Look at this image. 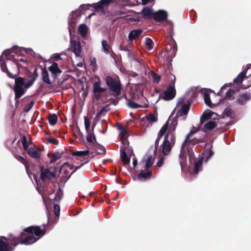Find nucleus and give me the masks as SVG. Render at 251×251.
I'll return each instance as SVG.
<instances>
[{
  "label": "nucleus",
  "instance_id": "f257e3e1",
  "mask_svg": "<svg viewBox=\"0 0 251 251\" xmlns=\"http://www.w3.org/2000/svg\"><path fill=\"white\" fill-rule=\"evenodd\" d=\"M24 231L27 233L34 232L35 235L33 234L29 235L25 239L23 240L22 236L25 234V233L23 232L21 236L18 237L10 236L7 239V243L0 239V251H12L13 248L11 249L9 247L8 244L9 243L14 247L20 243L25 245L33 244L39 240L45 234V231L41 229L40 226H31L25 229Z\"/></svg>",
  "mask_w": 251,
  "mask_h": 251
},
{
  "label": "nucleus",
  "instance_id": "f03ea898",
  "mask_svg": "<svg viewBox=\"0 0 251 251\" xmlns=\"http://www.w3.org/2000/svg\"><path fill=\"white\" fill-rule=\"evenodd\" d=\"M177 125V121L176 117H174L172 119L169 118L159 132V137L156 139L155 144L158 143L161 137L165 136L164 141L160 149L164 155H168L175 144L176 138L174 131Z\"/></svg>",
  "mask_w": 251,
  "mask_h": 251
},
{
  "label": "nucleus",
  "instance_id": "7ed1b4c3",
  "mask_svg": "<svg viewBox=\"0 0 251 251\" xmlns=\"http://www.w3.org/2000/svg\"><path fill=\"white\" fill-rule=\"evenodd\" d=\"M36 78V77L32 75L29 76V79L26 82L22 77H18L15 79L14 90L17 102H18L19 99L25 94L27 89L32 85Z\"/></svg>",
  "mask_w": 251,
  "mask_h": 251
},
{
  "label": "nucleus",
  "instance_id": "20e7f679",
  "mask_svg": "<svg viewBox=\"0 0 251 251\" xmlns=\"http://www.w3.org/2000/svg\"><path fill=\"white\" fill-rule=\"evenodd\" d=\"M119 130L121 141L123 144V146L120 148L121 157L124 164H127L129 163L130 159L126 153V150L128 147V141H127L128 133L124 127H121Z\"/></svg>",
  "mask_w": 251,
  "mask_h": 251
},
{
  "label": "nucleus",
  "instance_id": "39448f33",
  "mask_svg": "<svg viewBox=\"0 0 251 251\" xmlns=\"http://www.w3.org/2000/svg\"><path fill=\"white\" fill-rule=\"evenodd\" d=\"M199 127L195 130H191L190 133L186 136V138L183 142L181 149L185 151V149H187V146L188 143H190L191 144L194 145L199 142H201L203 139L205 138V133H202V135L201 137H199Z\"/></svg>",
  "mask_w": 251,
  "mask_h": 251
},
{
  "label": "nucleus",
  "instance_id": "423d86ee",
  "mask_svg": "<svg viewBox=\"0 0 251 251\" xmlns=\"http://www.w3.org/2000/svg\"><path fill=\"white\" fill-rule=\"evenodd\" d=\"M250 67H247V70L241 72L238 76L234 79V83L237 87V91L239 88L246 89L251 85V76H245L247 71Z\"/></svg>",
  "mask_w": 251,
  "mask_h": 251
},
{
  "label": "nucleus",
  "instance_id": "0eeeda50",
  "mask_svg": "<svg viewBox=\"0 0 251 251\" xmlns=\"http://www.w3.org/2000/svg\"><path fill=\"white\" fill-rule=\"evenodd\" d=\"M212 145L211 143H205L204 145L203 148L205 149L204 151L202 153L201 159L195 162V173L197 174L201 170L202 166V161L205 162L207 160L213 155V152L211 150Z\"/></svg>",
  "mask_w": 251,
  "mask_h": 251
},
{
  "label": "nucleus",
  "instance_id": "6e6552de",
  "mask_svg": "<svg viewBox=\"0 0 251 251\" xmlns=\"http://www.w3.org/2000/svg\"><path fill=\"white\" fill-rule=\"evenodd\" d=\"M71 46L70 50L74 53L76 58L78 59L79 62L76 63V65L78 67H82L84 62V59L81 56V45L79 41H76L71 39Z\"/></svg>",
  "mask_w": 251,
  "mask_h": 251
},
{
  "label": "nucleus",
  "instance_id": "1a4fd4ad",
  "mask_svg": "<svg viewBox=\"0 0 251 251\" xmlns=\"http://www.w3.org/2000/svg\"><path fill=\"white\" fill-rule=\"evenodd\" d=\"M214 113L211 111H206L203 113L201 118V124L203 125V127L206 130H211L215 127L217 126L216 121L213 120L206 121L211 119Z\"/></svg>",
  "mask_w": 251,
  "mask_h": 251
},
{
  "label": "nucleus",
  "instance_id": "9d476101",
  "mask_svg": "<svg viewBox=\"0 0 251 251\" xmlns=\"http://www.w3.org/2000/svg\"><path fill=\"white\" fill-rule=\"evenodd\" d=\"M105 81L111 91L114 92L116 95L120 94L121 85L119 81L113 78L111 76H107L106 78Z\"/></svg>",
  "mask_w": 251,
  "mask_h": 251
},
{
  "label": "nucleus",
  "instance_id": "9b49d317",
  "mask_svg": "<svg viewBox=\"0 0 251 251\" xmlns=\"http://www.w3.org/2000/svg\"><path fill=\"white\" fill-rule=\"evenodd\" d=\"M176 89L173 85H170L162 95V98L166 100L173 99L176 96Z\"/></svg>",
  "mask_w": 251,
  "mask_h": 251
},
{
  "label": "nucleus",
  "instance_id": "f8f14e48",
  "mask_svg": "<svg viewBox=\"0 0 251 251\" xmlns=\"http://www.w3.org/2000/svg\"><path fill=\"white\" fill-rule=\"evenodd\" d=\"M40 171L42 181H45L47 179H51L55 176L54 174L48 168H41Z\"/></svg>",
  "mask_w": 251,
  "mask_h": 251
},
{
  "label": "nucleus",
  "instance_id": "ddd939ff",
  "mask_svg": "<svg viewBox=\"0 0 251 251\" xmlns=\"http://www.w3.org/2000/svg\"><path fill=\"white\" fill-rule=\"evenodd\" d=\"M167 16V12L162 10H158L153 14L154 19L156 22H160L165 20Z\"/></svg>",
  "mask_w": 251,
  "mask_h": 251
},
{
  "label": "nucleus",
  "instance_id": "4468645a",
  "mask_svg": "<svg viewBox=\"0 0 251 251\" xmlns=\"http://www.w3.org/2000/svg\"><path fill=\"white\" fill-rule=\"evenodd\" d=\"M49 70L51 72L54 78H56L58 75L62 73V71L58 68L57 63L54 62L49 67Z\"/></svg>",
  "mask_w": 251,
  "mask_h": 251
},
{
  "label": "nucleus",
  "instance_id": "2eb2a0df",
  "mask_svg": "<svg viewBox=\"0 0 251 251\" xmlns=\"http://www.w3.org/2000/svg\"><path fill=\"white\" fill-rule=\"evenodd\" d=\"M95 78L97 80L95 81L93 85V92L95 94L97 93H101L105 91V89L100 86V79L99 77L96 76Z\"/></svg>",
  "mask_w": 251,
  "mask_h": 251
},
{
  "label": "nucleus",
  "instance_id": "dca6fc26",
  "mask_svg": "<svg viewBox=\"0 0 251 251\" xmlns=\"http://www.w3.org/2000/svg\"><path fill=\"white\" fill-rule=\"evenodd\" d=\"M27 153L32 158L38 159L40 157V150L36 147H30L27 150Z\"/></svg>",
  "mask_w": 251,
  "mask_h": 251
},
{
  "label": "nucleus",
  "instance_id": "f3484780",
  "mask_svg": "<svg viewBox=\"0 0 251 251\" xmlns=\"http://www.w3.org/2000/svg\"><path fill=\"white\" fill-rule=\"evenodd\" d=\"M190 109L189 103L184 104L182 107L178 110L176 115L177 116H186Z\"/></svg>",
  "mask_w": 251,
  "mask_h": 251
},
{
  "label": "nucleus",
  "instance_id": "a211bd4d",
  "mask_svg": "<svg viewBox=\"0 0 251 251\" xmlns=\"http://www.w3.org/2000/svg\"><path fill=\"white\" fill-rule=\"evenodd\" d=\"M204 100L205 104L210 107H216L220 102V101L213 102L210 100L209 94L207 93L204 94Z\"/></svg>",
  "mask_w": 251,
  "mask_h": 251
},
{
  "label": "nucleus",
  "instance_id": "6ab92c4d",
  "mask_svg": "<svg viewBox=\"0 0 251 251\" xmlns=\"http://www.w3.org/2000/svg\"><path fill=\"white\" fill-rule=\"evenodd\" d=\"M250 93H245L241 95L237 100V103L240 104H244L251 99Z\"/></svg>",
  "mask_w": 251,
  "mask_h": 251
},
{
  "label": "nucleus",
  "instance_id": "aec40b11",
  "mask_svg": "<svg viewBox=\"0 0 251 251\" xmlns=\"http://www.w3.org/2000/svg\"><path fill=\"white\" fill-rule=\"evenodd\" d=\"M142 33V30L140 29L133 30L131 31L128 34V40L132 41L136 39L141 35Z\"/></svg>",
  "mask_w": 251,
  "mask_h": 251
},
{
  "label": "nucleus",
  "instance_id": "412c9836",
  "mask_svg": "<svg viewBox=\"0 0 251 251\" xmlns=\"http://www.w3.org/2000/svg\"><path fill=\"white\" fill-rule=\"evenodd\" d=\"M42 79L43 82L47 83L49 85L51 84V82L49 78V73L45 68H42Z\"/></svg>",
  "mask_w": 251,
  "mask_h": 251
},
{
  "label": "nucleus",
  "instance_id": "4be33fe9",
  "mask_svg": "<svg viewBox=\"0 0 251 251\" xmlns=\"http://www.w3.org/2000/svg\"><path fill=\"white\" fill-rule=\"evenodd\" d=\"M87 27L85 24L80 25L78 28V33L81 35V36L83 37H85L87 34Z\"/></svg>",
  "mask_w": 251,
  "mask_h": 251
},
{
  "label": "nucleus",
  "instance_id": "5701e85b",
  "mask_svg": "<svg viewBox=\"0 0 251 251\" xmlns=\"http://www.w3.org/2000/svg\"><path fill=\"white\" fill-rule=\"evenodd\" d=\"M94 128V126L93 125L92 126V131H89V132H87L86 140L88 142L94 143L96 141L95 135L93 133Z\"/></svg>",
  "mask_w": 251,
  "mask_h": 251
},
{
  "label": "nucleus",
  "instance_id": "b1692460",
  "mask_svg": "<svg viewBox=\"0 0 251 251\" xmlns=\"http://www.w3.org/2000/svg\"><path fill=\"white\" fill-rule=\"evenodd\" d=\"M0 67L1 70L3 72H6L8 76L9 77L12 78H14V75L8 71L5 63L2 60H1L0 59Z\"/></svg>",
  "mask_w": 251,
  "mask_h": 251
},
{
  "label": "nucleus",
  "instance_id": "393cba45",
  "mask_svg": "<svg viewBox=\"0 0 251 251\" xmlns=\"http://www.w3.org/2000/svg\"><path fill=\"white\" fill-rule=\"evenodd\" d=\"M151 175V172L149 170H147V171H141L139 173L138 177L140 179L142 178H149Z\"/></svg>",
  "mask_w": 251,
  "mask_h": 251
},
{
  "label": "nucleus",
  "instance_id": "a878e982",
  "mask_svg": "<svg viewBox=\"0 0 251 251\" xmlns=\"http://www.w3.org/2000/svg\"><path fill=\"white\" fill-rule=\"evenodd\" d=\"M154 160L151 155L147 156V158L145 160L146 167L148 169L152 166Z\"/></svg>",
  "mask_w": 251,
  "mask_h": 251
},
{
  "label": "nucleus",
  "instance_id": "bb28decb",
  "mask_svg": "<svg viewBox=\"0 0 251 251\" xmlns=\"http://www.w3.org/2000/svg\"><path fill=\"white\" fill-rule=\"evenodd\" d=\"M142 12L143 15L145 17H146L148 18L150 16H151L153 13V11H152V9H151V8H150L148 7H144L142 9Z\"/></svg>",
  "mask_w": 251,
  "mask_h": 251
},
{
  "label": "nucleus",
  "instance_id": "cd10ccee",
  "mask_svg": "<svg viewBox=\"0 0 251 251\" xmlns=\"http://www.w3.org/2000/svg\"><path fill=\"white\" fill-rule=\"evenodd\" d=\"M49 122L51 126H54L56 124L57 120V117L56 115L53 114L50 115L48 118Z\"/></svg>",
  "mask_w": 251,
  "mask_h": 251
},
{
  "label": "nucleus",
  "instance_id": "c85d7f7f",
  "mask_svg": "<svg viewBox=\"0 0 251 251\" xmlns=\"http://www.w3.org/2000/svg\"><path fill=\"white\" fill-rule=\"evenodd\" d=\"M89 153V151L88 150H86L84 151H76L75 152H74L73 153V155L74 156H84L87 155Z\"/></svg>",
  "mask_w": 251,
  "mask_h": 251
},
{
  "label": "nucleus",
  "instance_id": "c756f323",
  "mask_svg": "<svg viewBox=\"0 0 251 251\" xmlns=\"http://www.w3.org/2000/svg\"><path fill=\"white\" fill-rule=\"evenodd\" d=\"M85 6H86V5H81L79 6L78 9H77V10H75V11L72 12L73 19H75L78 16H79V14H80V11L83 10V9L84 8Z\"/></svg>",
  "mask_w": 251,
  "mask_h": 251
},
{
  "label": "nucleus",
  "instance_id": "7c9ffc66",
  "mask_svg": "<svg viewBox=\"0 0 251 251\" xmlns=\"http://www.w3.org/2000/svg\"><path fill=\"white\" fill-rule=\"evenodd\" d=\"M101 45L103 51L106 54L109 53L110 51L109 49V45L107 41L105 40H102L101 42Z\"/></svg>",
  "mask_w": 251,
  "mask_h": 251
},
{
  "label": "nucleus",
  "instance_id": "2f4dec72",
  "mask_svg": "<svg viewBox=\"0 0 251 251\" xmlns=\"http://www.w3.org/2000/svg\"><path fill=\"white\" fill-rule=\"evenodd\" d=\"M84 126L85 128L86 132L91 131L90 130V126H91V122L86 117H84Z\"/></svg>",
  "mask_w": 251,
  "mask_h": 251
},
{
  "label": "nucleus",
  "instance_id": "473e14b6",
  "mask_svg": "<svg viewBox=\"0 0 251 251\" xmlns=\"http://www.w3.org/2000/svg\"><path fill=\"white\" fill-rule=\"evenodd\" d=\"M61 157V155L59 152H55L53 153L52 157H51L50 163H52L57 160L60 159Z\"/></svg>",
  "mask_w": 251,
  "mask_h": 251
},
{
  "label": "nucleus",
  "instance_id": "72a5a7b5",
  "mask_svg": "<svg viewBox=\"0 0 251 251\" xmlns=\"http://www.w3.org/2000/svg\"><path fill=\"white\" fill-rule=\"evenodd\" d=\"M151 76L154 83H157L159 82L160 76L158 74H156L154 72H151Z\"/></svg>",
  "mask_w": 251,
  "mask_h": 251
},
{
  "label": "nucleus",
  "instance_id": "f704fd0d",
  "mask_svg": "<svg viewBox=\"0 0 251 251\" xmlns=\"http://www.w3.org/2000/svg\"><path fill=\"white\" fill-rule=\"evenodd\" d=\"M235 91L233 89H229V90L226 94V99L227 100H231L234 97Z\"/></svg>",
  "mask_w": 251,
  "mask_h": 251
},
{
  "label": "nucleus",
  "instance_id": "c9c22d12",
  "mask_svg": "<svg viewBox=\"0 0 251 251\" xmlns=\"http://www.w3.org/2000/svg\"><path fill=\"white\" fill-rule=\"evenodd\" d=\"M62 197H63V192L60 190V189L59 188L55 193L54 199V200H55L56 201H58L62 199Z\"/></svg>",
  "mask_w": 251,
  "mask_h": 251
},
{
  "label": "nucleus",
  "instance_id": "e433bc0d",
  "mask_svg": "<svg viewBox=\"0 0 251 251\" xmlns=\"http://www.w3.org/2000/svg\"><path fill=\"white\" fill-rule=\"evenodd\" d=\"M145 44L149 50H151L153 48V41L151 39L149 38H146L145 39Z\"/></svg>",
  "mask_w": 251,
  "mask_h": 251
},
{
  "label": "nucleus",
  "instance_id": "4c0bfd02",
  "mask_svg": "<svg viewBox=\"0 0 251 251\" xmlns=\"http://www.w3.org/2000/svg\"><path fill=\"white\" fill-rule=\"evenodd\" d=\"M105 152V149L103 147H100L98 150L96 151L94 153L93 152H91V154L93 156L95 155V154H100Z\"/></svg>",
  "mask_w": 251,
  "mask_h": 251
},
{
  "label": "nucleus",
  "instance_id": "58836bf2",
  "mask_svg": "<svg viewBox=\"0 0 251 251\" xmlns=\"http://www.w3.org/2000/svg\"><path fill=\"white\" fill-rule=\"evenodd\" d=\"M169 81L170 82V85H173L174 88H175L176 76L173 74H170L168 76Z\"/></svg>",
  "mask_w": 251,
  "mask_h": 251
},
{
  "label": "nucleus",
  "instance_id": "ea45409f",
  "mask_svg": "<svg viewBox=\"0 0 251 251\" xmlns=\"http://www.w3.org/2000/svg\"><path fill=\"white\" fill-rule=\"evenodd\" d=\"M100 5L101 4L100 3V1L98 3H93V4H88V5L94 8L96 11L102 10V6Z\"/></svg>",
  "mask_w": 251,
  "mask_h": 251
},
{
  "label": "nucleus",
  "instance_id": "a19ab883",
  "mask_svg": "<svg viewBox=\"0 0 251 251\" xmlns=\"http://www.w3.org/2000/svg\"><path fill=\"white\" fill-rule=\"evenodd\" d=\"M127 105L129 107H130L131 108H134V109L138 108L141 107V106L140 105H139L137 103H136L134 102H133V101H129L127 103Z\"/></svg>",
  "mask_w": 251,
  "mask_h": 251
},
{
  "label": "nucleus",
  "instance_id": "79ce46f5",
  "mask_svg": "<svg viewBox=\"0 0 251 251\" xmlns=\"http://www.w3.org/2000/svg\"><path fill=\"white\" fill-rule=\"evenodd\" d=\"M147 120L149 122H154L156 121L157 118L154 114H150L147 117Z\"/></svg>",
  "mask_w": 251,
  "mask_h": 251
},
{
  "label": "nucleus",
  "instance_id": "37998d69",
  "mask_svg": "<svg viewBox=\"0 0 251 251\" xmlns=\"http://www.w3.org/2000/svg\"><path fill=\"white\" fill-rule=\"evenodd\" d=\"M33 105H34V101H31L29 102V103L24 108V111L25 112H28L29 111H30L31 108L33 107Z\"/></svg>",
  "mask_w": 251,
  "mask_h": 251
},
{
  "label": "nucleus",
  "instance_id": "c03bdc74",
  "mask_svg": "<svg viewBox=\"0 0 251 251\" xmlns=\"http://www.w3.org/2000/svg\"><path fill=\"white\" fill-rule=\"evenodd\" d=\"M53 210L56 216H58L60 214V206L58 204H54Z\"/></svg>",
  "mask_w": 251,
  "mask_h": 251
},
{
  "label": "nucleus",
  "instance_id": "a18cd8bd",
  "mask_svg": "<svg viewBox=\"0 0 251 251\" xmlns=\"http://www.w3.org/2000/svg\"><path fill=\"white\" fill-rule=\"evenodd\" d=\"M165 160V157L164 156H162L160 157L156 164L157 166L158 167H161L164 164Z\"/></svg>",
  "mask_w": 251,
  "mask_h": 251
},
{
  "label": "nucleus",
  "instance_id": "49530a36",
  "mask_svg": "<svg viewBox=\"0 0 251 251\" xmlns=\"http://www.w3.org/2000/svg\"><path fill=\"white\" fill-rule=\"evenodd\" d=\"M47 140L48 142H49V143H51L54 145H58V140L54 139L52 138H51V137L47 138Z\"/></svg>",
  "mask_w": 251,
  "mask_h": 251
},
{
  "label": "nucleus",
  "instance_id": "de8ad7c7",
  "mask_svg": "<svg viewBox=\"0 0 251 251\" xmlns=\"http://www.w3.org/2000/svg\"><path fill=\"white\" fill-rule=\"evenodd\" d=\"M131 63L132 65L136 66L137 68L140 67L141 66V62L137 59H133L132 60Z\"/></svg>",
  "mask_w": 251,
  "mask_h": 251
},
{
  "label": "nucleus",
  "instance_id": "09e8293b",
  "mask_svg": "<svg viewBox=\"0 0 251 251\" xmlns=\"http://www.w3.org/2000/svg\"><path fill=\"white\" fill-rule=\"evenodd\" d=\"M22 144H23V146L24 149L25 150H27L28 146L27 145L26 141L25 138V137H24V138L22 140Z\"/></svg>",
  "mask_w": 251,
  "mask_h": 251
},
{
  "label": "nucleus",
  "instance_id": "8fccbe9b",
  "mask_svg": "<svg viewBox=\"0 0 251 251\" xmlns=\"http://www.w3.org/2000/svg\"><path fill=\"white\" fill-rule=\"evenodd\" d=\"M111 2V0H101L100 1V3L101 4H106L109 3Z\"/></svg>",
  "mask_w": 251,
  "mask_h": 251
},
{
  "label": "nucleus",
  "instance_id": "3c124183",
  "mask_svg": "<svg viewBox=\"0 0 251 251\" xmlns=\"http://www.w3.org/2000/svg\"><path fill=\"white\" fill-rule=\"evenodd\" d=\"M225 113L227 116H230L231 114V110L229 108H226L225 110Z\"/></svg>",
  "mask_w": 251,
  "mask_h": 251
},
{
  "label": "nucleus",
  "instance_id": "603ef678",
  "mask_svg": "<svg viewBox=\"0 0 251 251\" xmlns=\"http://www.w3.org/2000/svg\"><path fill=\"white\" fill-rule=\"evenodd\" d=\"M141 0V2H138V1L137 2L138 3H139V4L142 3L143 4H147V3H149L152 0Z\"/></svg>",
  "mask_w": 251,
  "mask_h": 251
},
{
  "label": "nucleus",
  "instance_id": "864d4df0",
  "mask_svg": "<svg viewBox=\"0 0 251 251\" xmlns=\"http://www.w3.org/2000/svg\"><path fill=\"white\" fill-rule=\"evenodd\" d=\"M64 167H68L70 168L71 169H73V166H72L71 165L69 164V163H64Z\"/></svg>",
  "mask_w": 251,
  "mask_h": 251
},
{
  "label": "nucleus",
  "instance_id": "5fc2aeb1",
  "mask_svg": "<svg viewBox=\"0 0 251 251\" xmlns=\"http://www.w3.org/2000/svg\"><path fill=\"white\" fill-rule=\"evenodd\" d=\"M137 164V160L135 157L133 159V165L135 167Z\"/></svg>",
  "mask_w": 251,
  "mask_h": 251
},
{
  "label": "nucleus",
  "instance_id": "6e6d98bb",
  "mask_svg": "<svg viewBox=\"0 0 251 251\" xmlns=\"http://www.w3.org/2000/svg\"><path fill=\"white\" fill-rule=\"evenodd\" d=\"M28 175H29V176L31 178V179H32L31 176H33L34 177V179L35 180V182L37 183V177L34 174H32L31 175L28 174Z\"/></svg>",
  "mask_w": 251,
  "mask_h": 251
},
{
  "label": "nucleus",
  "instance_id": "4d7b16f0",
  "mask_svg": "<svg viewBox=\"0 0 251 251\" xmlns=\"http://www.w3.org/2000/svg\"><path fill=\"white\" fill-rule=\"evenodd\" d=\"M53 58H56L58 59H61V57L60 56V55L59 54H54L53 55Z\"/></svg>",
  "mask_w": 251,
  "mask_h": 251
},
{
  "label": "nucleus",
  "instance_id": "13d9d810",
  "mask_svg": "<svg viewBox=\"0 0 251 251\" xmlns=\"http://www.w3.org/2000/svg\"><path fill=\"white\" fill-rule=\"evenodd\" d=\"M229 86H230V84H225L221 87V90H223L226 87Z\"/></svg>",
  "mask_w": 251,
  "mask_h": 251
},
{
  "label": "nucleus",
  "instance_id": "bf43d9fd",
  "mask_svg": "<svg viewBox=\"0 0 251 251\" xmlns=\"http://www.w3.org/2000/svg\"><path fill=\"white\" fill-rule=\"evenodd\" d=\"M184 101V98H182L180 99H179L178 103H181Z\"/></svg>",
  "mask_w": 251,
  "mask_h": 251
},
{
  "label": "nucleus",
  "instance_id": "052dcab7",
  "mask_svg": "<svg viewBox=\"0 0 251 251\" xmlns=\"http://www.w3.org/2000/svg\"><path fill=\"white\" fill-rule=\"evenodd\" d=\"M82 165H83V164H82L80 166H76V167H75V169L72 172V173H73L77 169H78L79 168H80Z\"/></svg>",
  "mask_w": 251,
  "mask_h": 251
},
{
  "label": "nucleus",
  "instance_id": "680f3d73",
  "mask_svg": "<svg viewBox=\"0 0 251 251\" xmlns=\"http://www.w3.org/2000/svg\"><path fill=\"white\" fill-rule=\"evenodd\" d=\"M176 47H173V52L175 53L176 52Z\"/></svg>",
  "mask_w": 251,
  "mask_h": 251
},
{
  "label": "nucleus",
  "instance_id": "e2e57ef3",
  "mask_svg": "<svg viewBox=\"0 0 251 251\" xmlns=\"http://www.w3.org/2000/svg\"><path fill=\"white\" fill-rule=\"evenodd\" d=\"M79 133L80 135L81 136V137H83V134H82V133L80 131V130H79Z\"/></svg>",
  "mask_w": 251,
  "mask_h": 251
},
{
  "label": "nucleus",
  "instance_id": "0e129e2a",
  "mask_svg": "<svg viewBox=\"0 0 251 251\" xmlns=\"http://www.w3.org/2000/svg\"><path fill=\"white\" fill-rule=\"evenodd\" d=\"M91 63H96V60L94 58H93V60H91Z\"/></svg>",
  "mask_w": 251,
  "mask_h": 251
},
{
  "label": "nucleus",
  "instance_id": "69168bd1",
  "mask_svg": "<svg viewBox=\"0 0 251 251\" xmlns=\"http://www.w3.org/2000/svg\"><path fill=\"white\" fill-rule=\"evenodd\" d=\"M20 61H22V62H24V61H25V60H24V59H20Z\"/></svg>",
  "mask_w": 251,
  "mask_h": 251
},
{
  "label": "nucleus",
  "instance_id": "338daca9",
  "mask_svg": "<svg viewBox=\"0 0 251 251\" xmlns=\"http://www.w3.org/2000/svg\"><path fill=\"white\" fill-rule=\"evenodd\" d=\"M48 156L49 157H50V155L49 153L48 154Z\"/></svg>",
  "mask_w": 251,
  "mask_h": 251
},
{
  "label": "nucleus",
  "instance_id": "774afa93",
  "mask_svg": "<svg viewBox=\"0 0 251 251\" xmlns=\"http://www.w3.org/2000/svg\"><path fill=\"white\" fill-rule=\"evenodd\" d=\"M94 15V14H93H93H91L90 16H88V17H91L92 15Z\"/></svg>",
  "mask_w": 251,
  "mask_h": 251
}]
</instances>
